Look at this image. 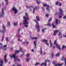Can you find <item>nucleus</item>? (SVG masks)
I'll return each instance as SVG.
<instances>
[{"instance_id":"9b49d317","label":"nucleus","mask_w":66,"mask_h":66,"mask_svg":"<svg viewBox=\"0 0 66 66\" xmlns=\"http://www.w3.org/2000/svg\"><path fill=\"white\" fill-rule=\"evenodd\" d=\"M14 61L15 63H16V61H18V62H20V60L19 59L15 58L14 59Z\"/></svg>"},{"instance_id":"6ab92c4d","label":"nucleus","mask_w":66,"mask_h":66,"mask_svg":"<svg viewBox=\"0 0 66 66\" xmlns=\"http://www.w3.org/2000/svg\"><path fill=\"white\" fill-rule=\"evenodd\" d=\"M44 44H46L47 45V46H49V43H48V40H46V42H45L44 43Z\"/></svg>"},{"instance_id":"4c0bfd02","label":"nucleus","mask_w":66,"mask_h":66,"mask_svg":"<svg viewBox=\"0 0 66 66\" xmlns=\"http://www.w3.org/2000/svg\"><path fill=\"white\" fill-rule=\"evenodd\" d=\"M19 52H20V51H17L15 50V53H18Z\"/></svg>"},{"instance_id":"774afa93","label":"nucleus","mask_w":66,"mask_h":66,"mask_svg":"<svg viewBox=\"0 0 66 66\" xmlns=\"http://www.w3.org/2000/svg\"><path fill=\"white\" fill-rule=\"evenodd\" d=\"M65 66H66V60H65Z\"/></svg>"},{"instance_id":"a19ab883","label":"nucleus","mask_w":66,"mask_h":66,"mask_svg":"<svg viewBox=\"0 0 66 66\" xmlns=\"http://www.w3.org/2000/svg\"><path fill=\"white\" fill-rule=\"evenodd\" d=\"M10 26V22H8L7 24V26Z\"/></svg>"},{"instance_id":"79ce46f5","label":"nucleus","mask_w":66,"mask_h":66,"mask_svg":"<svg viewBox=\"0 0 66 66\" xmlns=\"http://www.w3.org/2000/svg\"><path fill=\"white\" fill-rule=\"evenodd\" d=\"M19 51H20V52H22V49L21 48H20Z\"/></svg>"},{"instance_id":"de8ad7c7","label":"nucleus","mask_w":66,"mask_h":66,"mask_svg":"<svg viewBox=\"0 0 66 66\" xmlns=\"http://www.w3.org/2000/svg\"><path fill=\"white\" fill-rule=\"evenodd\" d=\"M35 8H34V10H33V14H34V12H35Z\"/></svg>"},{"instance_id":"0eeeda50","label":"nucleus","mask_w":66,"mask_h":66,"mask_svg":"<svg viewBox=\"0 0 66 66\" xmlns=\"http://www.w3.org/2000/svg\"><path fill=\"white\" fill-rule=\"evenodd\" d=\"M36 23L37 24L36 25V29H38V28H39L40 27L38 25V24H39V23H38V22H36Z\"/></svg>"},{"instance_id":"69168bd1","label":"nucleus","mask_w":66,"mask_h":66,"mask_svg":"<svg viewBox=\"0 0 66 66\" xmlns=\"http://www.w3.org/2000/svg\"><path fill=\"white\" fill-rule=\"evenodd\" d=\"M55 28V25H54L53 26V28Z\"/></svg>"},{"instance_id":"a211bd4d","label":"nucleus","mask_w":66,"mask_h":66,"mask_svg":"<svg viewBox=\"0 0 66 66\" xmlns=\"http://www.w3.org/2000/svg\"><path fill=\"white\" fill-rule=\"evenodd\" d=\"M5 1L6 2V5H8L9 4V2L8 0H5Z\"/></svg>"},{"instance_id":"49530a36","label":"nucleus","mask_w":66,"mask_h":66,"mask_svg":"<svg viewBox=\"0 0 66 66\" xmlns=\"http://www.w3.org/2000/svg\"><path fill=\"white\" fill-rule=\"evenodd\" d=\"M42 33H44L45 32V30L42 29Z\"/></svg>"},{"instance_id":"e433bc0d","label":"nucleus","mask_w":66,"mask_h":66,"mask_svg":"<svg viewBox=\"0 0 66 66\" xmlns=\"http://www.w3.org/2000/svg\"><path fill=\"white\" fill-rule=\"evenodd\" d=\"M52 18H50L49 19V20H48V22H50V21H51V20H52Z\"/></svg>"},{"instance_id":"473e14b6","label":"nucleus","mask_w":66,"mask_h":66,"mask_svg":"<svg viewBox=\"0 0 66 66\" xmlns=\"http://www.w3.org/2000/svg\"><path fill=\"white\" fill-rule=\"evenodd\" d=\"M26 7L27 8V9H30V8H32V6H26Z\"/></svg>"},{"instance_id":"412c9836","label":"nucleus","mask_w":66,"mask_h":66,"mask_svg":"<svg viewBox=\"0 0 66 66\" xmlns=\"http://www.w3.org/2000/svg\"><path fill=\"white\" fill-rule=\"evenodd\" d=\"M36 41H34V44L35 46V47H36V45L37 44L36 43Z\"/></svg>"},{"instance_id":"72a5a7b5","label":"nucleus","mask_w":66,"mask_h":66,"mask_svg":"<svg viewBox=\"0 0 66 66\" xmlns=\"http://www.w3.org/2000/svg\"><path fill=\"white\" fill-rule=\"evenodd\" d=\"M42 48H40V54L41 55H42V53H42Z\"/></svg>"},{"instance_id":"2eb2a0df","label":"nucleus","mask_w":66,"mask_h":66,"mask_svg":"<svg viewBox=\"0 0 66 66\" xmlns=\"http://www.w3.org/2000/svg\"><path fill=\"white\" fill-rule=\"evenodd\" d=\"M36 18L37 20L38 21H40V19H39V17L38 16H36Z\"/></svg>"},{"instance_id":"6e6d98bb","label":"nucleus","mask_w":66,"mask_h":66,"mask_svg":"<svg viewBox=\"0 0 66 66\" xmlns=\"http://www.w3.org/2000/svg\"><path fill=\"white\" fill-rule=\"evenodd\" d=\"M18 40L19 42H22V41L21 39H18Z\"/></svg>"},{"instance_id":"b1692460","label":"nucleus","mask_w":66,"mask_h":66,"mask_svg":"<svg viewBox=\"0 0 66 66\" xmlns=\"http://www.w3.org/2000/svg\"><path fill=\"white\" fill-rule=\"evenodd\" d=\"M30 59L28 57L26 59V62H28L30 61Z\"/></svg>"},{"instance_id":"f3484780","label":"nucleus","mask_w":66,"mask_h":66,"mask_svg":"<svg viewBox=\"0 0 66 66\" xmlns=\"http://www.w3.org/2000/svg\"><path fill=\"white\" fill-rule=\"evenodd\" d=\"M58 14V15H60V12H57L55 13L54 14V15L55 16H57Z\"/></svg>"},{"instance_id":"2f4dec72","label":"nucleus","mask_w":66,"mask_h":66,"mask_svg":"<svg viewBox=\"0 0 66 66\" xmlns=\"http://www.w3.org/2000/svg\"><path fill=\"white\" fill-rule=\"evenodd\" d=\"M62 32H60L59 33V34H58V35L59 36H61V35H62Z\"/></svg>"},{"instance_id":"dca6fc26","label":"nucleus","mask_w":66,"mask_h":66,"mask_svg":"<svg viewBox=\"0 0 66 66\" xmlns=\"http://www.w3.org/2000/svg\"><path fill=\"white\" fill-rule=\"evenodd\" d=\"M59 23H60V21L58 20V19H57L56 20V24H57V23H58V22H59Z\"/></svg>"},{"instance_id":"c85d7f7f","label":"nucleus","mask_w":66,"mask_h":66,"mask_svg":"<svg viewBox=\"0 0 66 66\" xmlns=\"http://www.w3.org/2000/svg\"><path fill=\"white\" fill-rule=\"evenodd\" d=\"M47 40H45L44 39H43V40H41V41L42 42V43H44V42H46Z\"/></svg>"},{"instance_id":"c9c22d12","label":"nucleus","mask_w":66,"mask_h":66,"mask_svg":"<svg viewBox=\"0 0 66 66\" xmlns=\"http://www.w3.org/2000/svg\"><path fill=\"white\" fill-rule=\"evenodd\" d=\"M59 55H60V53H58L57 54H56V56H59Z\"/></svg>"},{"instance_id":"cd10ccee","label":"nucleus","mask_w":66,"mask_h":66,"mask_svg":"<svg viewBox=\"0 0 66 66\" xmlns=\"http://www.w3.org/2000/svg\"><path fill=\"white\" fill-rule=\"evenodd\" d=\"M3 36L2 37V39H1V41L2 42H3V39H4V34H3Z\"/></svg>"},{"instance_id":"9d476101","label":"nucleus","mask_w":66,"mask_h":66,"mask_svg":"<svg viewBox=\"0 0 66 66\" xmlns=\"http://www.w3.org/2000/svg\"><path fill=\"white\" fill-rule=\"evenodd\" d=\"M1 58L0 60V66H3V60H1Z\"/></svg>"},{"instance_id":"aec40b11","label":"nucleus","mask_w":66,"mask_h":66,"mask_svg":"<svg viewBox=\"0 0 66 66\" xmlns=\"http://www.w3.org/2000/svg\"><path fill=\"white\" fill-rule=\"evenodd\" d=\"M66 46L65 45H63L62 46V50L63 49H66Z\"/></svg>"},{"instance_id":"f8f14e48","label":"nucleus","mask_w":66,"mask_h":66,"mask_svg":"<svg viewBox=\"0 0 66 66\" xmlns=\"http://www.w3.org/2000/svg\"><path fill=\"white\" fill-rule=\"evenodd\" d=\"M6 31V29H3L2 31V32L3 33V35H4V33H5V32Z\"/></svg>"},{"instance_id":"e2e57ef3","label":"nucleus","mask_w":66,"mask_h":66,"mask_svg":"<svg viewBox=\"0 0 66 66\" xmlns=\"http://www.w3.org/2000/svg\"><path fill=\"white\" fill-rule=\"evenodd\" d=\"M59 18H62V16L61 15H60L59 16Z\"/></svg>"},{"instance_id":"3c124183","label":"nucleus","mask_w":66,"mask_h":66,"mask_svg":"<svg viewBox=\"0 0 66 66\" xmlns=\"http://www.w3.org/2000/svg\"><path fill=\"white\" fill-rule=\"evenodd\" d=\"M1 48L2 49H3V46H1L0 47V50L1 49Z\"/></svg>"},{"instance_id":"09e8293b","label":"nucleus","mask_w":66,"mask_h":66,"mask_svg":"<svg viewBox=\"0 0 66 66\" xmlns=\"http://www.w3.org/2000/svg\"><path fill=\"white\" fill-rule=\"evenodd\" d=\"M56 63V62L55 61H53V64L54 65H55Z\"/></svg>"},{"instance_id":"37998d69","label":"nucleus","mask_w":66,"mask_h":66,"mask_svg":"<svg viewBox=\"0 0 66 66\" xmlns=\"http://www.w3.org/2000/svg\"><path fill=\"white\" fill-rule=\"evenodd\" d=\"M54 32H55L56 33H58V32H59V30H55V31Z\"/></svg>"},{"instance_id":"20e7f679","label":"nucleus","mask_w":66,"mask_h":66,"mask_svg":"<svg viewBox=\"0 0 66 66\" xmlns=\"http://www.w3.org/2000/svg\"><path fill=\"white\" fill-rule=\"evenodd\" d=\"M59 12H60V14H61V15H64V14H63V13L64 12H63V11L62 8H59Z\"/></svg>"},{"instance_id":"c756f323","label":"nucleus","mask_w":66,"mask_h":66,"mask_svg":"<svg viewBox=\"0 0 66 66\" xmlns=\"http://www.w3.org/2000/svg\"><path fill=\"white\" fill-rule=\"evenodd\" d=\"M51 56H52V58H53L54 54H53V53H52L51 54Z\"/></svg>"},{"instance_id":"f704fd0d","label":"nucleus","mask_w":66,"mask_h":66,"mask_svg":"<svg viewBox=\"0 0 66 66\" xmlns=\"http://www.w3.org/2000/svg\"><path fill=\"white\" fill-rule=\"evenodd\" d=\"M37 39V38L36 37H33L31 38L32 39Z\"/></svg>"},{"instance_id":"f03ea898","label":"nucleus","mask_w":66,"mask_h":66,"mask_svg":"<svg viewBox=\"0 0 66 66\" xmlns=\"http://www.w3.org/2000/svg\"><path fill=\"white\" fill-rule=\"evenodd\" d=\"M43 6L44 7H46V6H47V7L46 8V9L48 12H50V10L49 9V8H50L49 6L48 5H47L46 4H44L43 5Z\"/></svg>"},{"instance_id":"bb28decb","label":"nucleus","mask_w":66,"mask_h":66,"mask_svg":"<svg viewBox=\"0 0 66 66\" xmlns=\"http://www.w3.org/2000/svg\"><path fill=\"white\" fill-rule=\"evenodd\" d=\"M2 28L3 29H6L5 26H4V25H3Z\"/></svg>"},{"instance_id":"ddd939ff","label":"nucleus","mask_w":66,"mask_h":66,"mask_svg":"<svg viewBox=\"0 0 66 66\" xmlns=\"http://www.w3.org/2000/svg\"><path fill=\"white\" fill-rule=\"evenodd\" d=\"M45 26H49L51 27V24L50 23H48L46 24H44Z\"/></svg>"},{"instance_id":"bf43d9fd","label":"nucleus","mask_w":66,"mask_h":66,"mask_svg":"<svg viewBox=\"0 0 66 66\" xmlns=\"http://www.w3.org/2000/svg\"><path fill=\"white\" fill-rule=\"evenodd\" d=\"M25 27H26V28H28V25H25L24 26Z\"/></svg>"},{"instance_id":"680f3d73","label":"nucleus","mask_w":66,"mask_h":66,"mask_svg":"<svg viewBox=\"0 0 66 66\" xmlns=\"http://www.w3.org/2000/svg\"><path fill=\"white\" fill-rule=\"evenodd\" d=\"M63 19H66V16H64L63 17Z\"/></svg>"},{"instance_id":"603ef678","label":"nucleus","mask_w":66,"mask_h":66,"mask_svg":"<svg viewBox=\"0 0 66 66\" xmlns=\"http://www.w3.org/2000/svg\"><path fill=\"white\" fill-rule=\"evenodd\" d=\"M38 29V32H39V31H40V28H39V27L38 28V29Z\"/></svg>"},{"instance_id":"052dcab7","label":"nucleus","mask_w":66,"mask_h":66,"mask_svg":"<svg viewBox=\"0 0 66 66\" xmlns=\"http://www.w3.org/2000/svg\"><path fill=\"white\" fill-rule=\"evenodd\" d=\"M53 35H54V36L56 35V33L55 31H54V33L53 34Z\"/></svg>"},{"instance_id":"c03bdc74","label":"nucleus","mask_w":66,"mask_h":66,"mask_svg":"<svg viewBox=\"0 0 66 66\" xmlns=\"http://www.w3.org/2000/svg\"><path fill=\"white\" fill-rule=\"evenodd\" d=\"M63 64H64L63 63H61V64H58V66H62V65H63Z\"/></svg>"},{"instance_id":"864d4df0","label":"nucleus","mask_w":66,"mask_h":66,"mask_svg":"<svg viewBox=\"0 0 66 66\" xmlns=\"http://www.w3.org/2000/svg\"><path fill=\"white\" fill-rule=\"evenodd\" d=\"M36 2L37 3V4H39V3H40V2L38 1H36Z\"/></svg>"},{"instance_id":"13d9d810","label":"nucleus","mask_w":66,"mask_h":66,"mask_svg":"<svg viewBox=\"0 0 66 66\" xmlns=\"http://www.w3.org/2000/svg\"><path fill=\"white\" fill-rule=\"evenodd\" d=\"M6 57H7V55H5L4 57V59H6Z\"/></svg>"},{"instance_id":"4468645a","label":"nucleus","mask_w":66,"mask_h":66,"mask_svg":"<svg viewBox=\"0 0 66 66\" xmlns=\"http://www.w3.org/2000/svg\"><path fill=\"white\" fill-rule=\"evenodd\" d=\"M23 19H25L24 20H25L26 21H27V20H29V17H28L26 18L25 16H24L23 17Z\"/></svg>"},{"instance_id":"ea45409f","label":"nucleus","mask_w":66,"mask_h":66,"mask_svg":"<svg viewBox=\"0 0 66 66\" xmlns=\"http://www.w3.org/2000/svg\"><path fill=\"white\" fill-rule=\"evenodd\" d=\"M61 60L62 61H63V60H64V62H65V60H66V59H64V56L62 57V58L61 59Z\"/></svg>"},{"instance_id":"7c9ffc66","label":"nucleus","mask_w":66,"mask_h":66,"mask_svg":"<svg viewBox=\"0 0 66 66\" xmlns=\"http://www.w3.org/2000/svg\"><path fill=\"white\" fill-rule=\"evenodd\" d=\"M56 40H55L54 42V45H56V46L58 44H57V43H56Z\"/></svg>"},{"instance_id":"5701e85b","label":"nucleus","mask_w":66,"mask_h":66,"mask_svg":"<svg viewBox=\"0 0 66 66\" xmlns=\"http://www.w3.org/2000/svg\"><path fill=\"white\" fill-rule=\"evenodd\" d=\"M14 26H17L18 24V22H16V23H15V22H14Z\"/></svg>"},{"instance_id":"58836bf2","label":"nucleus","mask_w":66,"mask_h":66,"mask_svg":"<svg viewBox=\"0 0 66 66\" xmlns=\"http://www.w3.org/2000/svg\"><path fill=\"white\" fill-rule=\"evenodd\" d=\"M36 10H37L39 9V6H37L36 7Z\"/></svg>"},{"instance_id":"8fccbe9b","label":"nucleus","mask_w":66,"mask_h":66,"mask_svg":"<svg viewBox=\"0 0 66 66\" xmlns=\"http://www.w3.org/2000/svg\"><path fill=\"white\" fill-rule=\"evenodd\" d=\"M42 9L43 11H45V8H44L43 7H42Z\"/></svg>"},{"instance_id":"338daca9","label":"nucleus","mask_w":66,"mask_h":66,"mask_svg":"<svg viewBox=\"0 0 66 66\" xmlns=\"http://www.w3.org/2000/svg\"><path fill=\"white\" fill-rule=\"evenodd\" d=\"M59 5L60 6H61L62 5V3H60L59 4Z\"/></svg>"},{"instance_id":"a18cd8bd","label":"nucleus","mask_w":66,"mask_h":66,"mask_svg":"<svg viewBox=\"0 0 66 66\" xmlns=\"http://www.w3.org/2000/svg\"><path fill=\"white\" fill-rule=\"evenodd\" d=\"M60 3V2H56L55 3V4H56V5H58V4H59V3Z\"/></svg>"},{"instance_id":"4be33fe9","label":"nucleus","mask_w":66,"mask_h":66,"mask_svg":"<svg viewBox=\"0 0 66 66\" xmlns=\"http://www.w3.org/2000/svg\"><path fill=\"white\" fill-rule=\"evenodd\" d=\"M7 42H9V38L8 37H6L5 38Z\"/></svg>"},{"instance_id":"423d86ee","label":"nucleus","mask_w":66,"mask_h":66,"mask_svg":"<svg viewBox=\"0 0 66 66\" xmlns=\"http://www.w3.org/2000/svg\"><path fill=\"white\" fill-rule=\"evenodd\" d=\"M47 62H48V63H49L50 62V61L48 59L46 60L45 61V63L44 64V66H47Z\"/></svg>"},{"instance_id":"1a4fd4ad","label":"nucleus","mask_w":66,"mask_h":66,"mask_svg":"<svg viewBox=\"0 0 66 66\" xmlns=\"http://www.w3.org/2000/svg\"><path fill=\"white\" fill-rule=\"evenodd\" d=\"M56 46L57 47V48H58V49H59V50L60 51H61V46H60L58 44L56 45Z\"/></svg>"},{"instance_id":"7ed1b4c3","label":"nucleus","mask_w":66,"mask_h":66,"mask_svg":"<svg viewBox=\"0 0 66 66\" xmlns=\"http://www.w3.org/2000/svg\"><path fill=\"white\" fill-rule=\"evenodd\" d=\"M2 13L0 14V17L1 18H2L3 17V15H4V9H2Z\"/></svg>"},{"instance_id":"4d7b16f0","label":"nucleus","mask_w":66,"mask_h":66,"mask_svg":"<svg viewBox=\"0 0 66 66\" xmlns=\"http://www.w3.org/2000/svg\"><path fill=\"white\" fill-rule=\"evenodd\" d=\"M46 17H49V14H46Z\"/></svg>"},{"instance_id":"a878e982","label":"nucleus","mask_w":66,"mask_h":66,"mask_svg":"<svg viewBox=\"0 0 66 66\" xmlns=\"http://www.w3.org/2000/svg\"><path fill=\"white\" fill-rule=\"evenodd\" d=\"M4 61L5 62V63L6 64V63H7V59H4Z\"/></svg>"},{"instance_id":"5fc2aeb1","label":"nucleus","mask_w":66,"mask_h":66,"mask_svg":"<svg viewBox=\"0 0 66 66\" xmlns=\"http://www.w3.org/2000/svg\"><path fill=\"white\" fill-rule=\"evenodd\" d=\"M45 65V63H42L41 64V66H43V65Z\"/></svg>"},{"instance_id":"0e129e2a","label":"nucleus","mask_w":66,"mask_h":66,"mask_svg":"<svg viewBox=\"0 0 66 66\" xmlns=\"http://www.w3.org/2000/svg\"><path fill=\"white\" fill-rule=\"evenodd\" d=\"M25 14L26 17H28V13H25Z\"/></svg>"},{"instance_id":"393cba45","label":"nucleus","mask_w":66,"mask_h":66,"mask_svg":"<svg viewBox=\"0 0 66 66\" xmlns=\"http://www.w3.org/2000/svg\"><path fill=\"white\" fill-rule=\"evenodd\" d=\"M50 47H51H51H52V43H51V40H50Z\"/></svg>"},{"instance_id":"39448f33","label":"nucleus","mask_w":66,"mask_h":66,"mask_svg":"<svg viewBox=\"0 0 66 66\" xmlns=\"http://www.w3.org/2000/svg\"><path fill=\"white\" fill-rule=\"evenodd\" d=\"M23 23L24 24H25V25H28L29 24V22L27 21H26L25 20H24L23 21Z\"/></svg>"},{"instance_id":"6e6552de","label":"nucleus","mask_w":66,"mask_h":66,"mask_svg":"<svg viewBox=\"0 0 66 66\" xmlns=\"http://www.w3.org/2000/svg\"><path fill=\"white\" fill-rule=\"evenodd\" d=\"M17 53H15L14 54L12 55V56L11 57V59H12L13 57L14 59L16 58V54Z\"/></svg>"},{"instance_id":"f257e3e1","label":"nucleus","mask_w":66,"mask_h":66,"mask_svg":"<svg viewBox=\"0 0 66 66\" xmlns=\"http://www.w3.org/2000/svg\"><path fill=\"white\" fill-rule=\"evenodd\" d=\"M12 11H14V14H16L18 13V10L16 9V8L14 6L12 9Z\"/></svg>"}]
</instances>
